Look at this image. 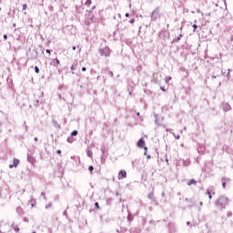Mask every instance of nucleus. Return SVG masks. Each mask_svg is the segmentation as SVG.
<instances>
[{"label":"nucleus","instance_id":"obj_1","mask_svg":"<svg viewBox=\"0 0 233 233\" xmlns=\"http://www.w3.org/2000/svg\"><path fill=\"white\" fill-rule=\"evenodd\" d=\"M215 205L218 210H223V208H227V205H228V198L225 196H221L216 200Z\"/></svg>","mask_w":233,"mask_h":233},{"label":"nucleus","instance_id":"obj_2","mask_svg":"<svg viewBox=\"0 0 233 233\" xmlns=\"http://www.w3.org/2000/svg\"><path fill=\"white\" fill-rule=\"evenodd\" d=\"M111 52L112 51L110 50V47H106L102 50L101 56H105V57H110Z\"/></svg>","mask_w":233,"mask_h":233},{"label":"nucleus","instance_id":"obj_3","mask_svg":"<svg viewBox=\"0 0 233 233\" xmlns=\"http://www.w3.org/2000/svg\"><path fill=\"white\" fill-rule=\"evenodd\" d=\"M19 165V159L14 158L13 164L9 165V168H17V166Z\"/></svg>","mask_w":233,"mask_h":233},{"label":"nucleus","instance_id":"obj_4","mask_svg":"<svg viewBox=\"0 0 233 233\" xmlns=\"http://www.w3.org/2000/svg\"><path fill=\"white\" fill-rule=\"evenodd\" d=\"M78 66H79V62H77V60H76V61L73 63V65L71 66L72 74H75L74 71H75V70H77V68H79Z\"/></svg>","mask_w":233,"mask_h":233},{"label":"nucleus","instance_id":"obj_5","mask_svg":"<svg viewBox=\"0 0 233 233\" xmlns=\"http://www.w3.org/2000/svg\"><path fill=\"white\" fill-rule=\"evenodd\" d=\"M127 178V172L125 170H120L118 173V179Z\"/></svg>","mask_w":233,"mask_h":233},{"label":"nucleus","instance_id":"obj_6","mask_svg":"<svg viewBox=\"0 0 233 233\" xmlns=\"http://www.w3.org/2000/svg\"><path fill=\"white\" fill-rule=\"evenodd\" d=\"M138 148H145V139L140 138L137 142Z\"/></svg>","mask_w":233,"mask_h":233},{"label":"nucleus","instance_id":"obj_7","mask_svg":"<svg viewBox=\"0 0 233 233\" xmlns=\"http://www.w3.org/2000/svg\"><path fill=\"white\" fill-rule=\"evenodd\" d=\"M187 185L188 187H192V185H194V186L198 185V182L196 181V179H190L187 181Z\"/></svg>","mask_w":233,"mask_h":233},{"label":"nucleus","instance_id":"obj_8","mask_svg":"<svg viewBox=\"0 0 233 233\" xmlns=\"http://www.w3.org/2000/svg\"><path fill=\"white\" fill-rule=\"evenodd\" d=\"M88 17L90 21L88 23H93L94 22V14L92 12H88Z\"/></svg>","mask_w":233,"mask_h":233},{"label":"nucleus","instance_id":"obj_9","mask_svg":"<svg viewBox=\"0 0 233 233\" xmlns=\"http://www.w3.org/2000/svg\"><path fill=\"white\" fill-rule=\"evenodd\" d=\"M222 187L223 188H226L227 187V178H222Z\"/></svg>","mask_w":233,"mask_h":233},{"label":"nucleus","instance_id":"obj_10","mask_svg":"<svg viewBox=\"0 0 233 233\" xmlns=\"http://www.w3.org/2000/svg\"><path fill=\"white\" fill-rule=\"evenodd\" d=\"M28 161H29V163H32V165H34V163H35V158L29 157Z\"/></svg>","mask_w":233,"mask_h":233},{"label":"nucleus","instance_id":"obj_11","mask_svg":"<svg viewBox=\"0 0 233 233\" xmlns=\"http://www.w3.org/2000/svg\"><path fill=\"white\" fill-rule=\"evenodd\" d=\"M148 198H149V199H152L153 201H154V199H156V198L154 197V193H150L148 195Z\"/></svg>","mask_w":233,"mask_h":233},{"label":"nucleus","instance_id":"obj_12","mask_svg":"<svg viewBox=\"0 0 233 233\" xmlns=\"http://www.w3.org/2000/svg\"><path fill=\"white\" fill-rule=\"evenodd\" d=\"M12 227H13L15 232H19V230H20V229H19V227L15 226V225H13Z\"/></svg>","mask_w":233,"mask_h":233},{"label":"nucleus","instance_id":"obj_13","mask_svg":"<svg viewBox=\"0 0 233 233\" xmlns=\"http://www.w3.org/2000/svg\"><path fill=\"white\" fill-rule=\"evenodd\" d=\"M90 5H92V0H86V5L90 6Z\"/></svg>","mask_w":233,"mask_h":233},{"label":"nucleus","instance_id":"obj_14","mask_svg":"<svg viewBox=\"0 0 233 233\" xmlns=\"http://www.w3.org/2000/svg\"><path fill=\"white\" fill-rule=\"evenodd\" d=\"M207 194L208 196V199H212V195L210 194V190H207Z\"/></svg>","mask_w":233,"mask_h":233},{"label":"nucleus","instance_id":"obj_15","mask_svg":"<svg viewBox=\"0 0 233 233\" xmlns=\"http://www.w3.org/2000/svg\"><path fill=\"white\" fill-rule=\"evenodd\" d=\"M88 170L89 172H94V166H89Z\"/></svg>","mask_w":233,"mask_h":233},{"label":"nucleus","instance_id":"obj_16","mask_svg":"<svg viewBox=\"0 0 233 233\" xmlns=\"http://www.w3.org/2000/svg\"><path fill=\"white\" fill-rule=\"evenodd\" d=\"M35 74H39V67L38 66H35Z\"/></svg>","mask_w":233,"mask_h":233},{"label":"nucleus","instance_id":"obj_17","mask_svg":"<svg viewBox=\"0 0 233 233\" xmlns=\"http://www.w3.org/2000/svg\"><path fill=\"white\" fill-rule=\"evenodd\" d=\"M95 208H96L97 210H99V203H98V202H96V203H95Z\"/></svg>","mask_w":233,"mask_h":233},{"label":"nucleus","instance_id":"obj_18","mask_svg":"<svg viewBox=\"0 0 233 233\" xmlns=\"http://www.w3.org/2000/svg\"><path fill=\"white\" fill-rule=\"evenodd\" d=\"M71 136H77V130H74V131L71 133Z\"/></svg>","mask_w":233,"mask_h":233},{"label":"nucleus","instance_id":"obj_19","mask_svg":"<svg viewBox=\"0 0 233 233\" xmlns=\"http://www.w3.org/2000/svg\"><path fill=\"white\" fill-rule=\"evenodd\" d=\"M193 32H196V30H198V25H193Z\"/></svg>","mask_w":233,"mask_h":233},{"label":"nucleus","instance_id":"obj_20","mask_svg":"<svg viewBox=\"0 0 233 233\" xmlns=\"http://www.w3.org/2000/svg\"><path fill=\"white\" fill-rule=\"evenodd\" d=\"M136 22V19H131V20H129V23L131 24V25H134V23Z\"/></svg>","mask_w":233,"mask_h":233},{"label":"nucleus","instance_id":"obj_21","mask_svg":"<svg viewBox=\"0 0 233 233\" xmlns=\"http://www.w3.org/2000/svg\"><path fill=\"white\" fill-rule=\"evenodd\" d=\"M27 6H28V5H27L26 4H24V5H23V10H25V9L27 8Z\"/></svg>","mask_w":233,"mask_h":233},{"label":"nucleus","instance_id":"obj_22","mask_svg":"<svg viewBox=\"0 0 233 233\" xmlns=\"http://www.w3.org/2000/svg\"><path fill=\"white\" fill-rule=\"evenodd\" d=\"M226 108H227V110H230V105L226 104Z\"/></svg>","mask_w":233,"mask_h":233},{"label":"nucleus","instance_id":"obj_23","mask_svg":"<svg viewBox=\"0 0 233 233\" xmlns=\"http://www.w3.org/2000/svg\"><path fill=\"white\" fill-rule=\"evenodd\" d=\"M46 54H49V56H50V54H51L50 49H46Z\"/></svg>","mask_w":233,"mask_h":233},{"label":"nucleus","instance_id":"obj_24","mask_svg":"<svg viewBox=\"0 0 233 233\" xmlns=\"http://www.w3.org/2000/svg\"><path fill=\"white\" fill-rule=\"evenodd\" d=\"M56 61L57 65H60L61 62L59 61V59L56 58Z\"/></svg>","mask_w":233,"mask_h":233},{"label":"nucleus","instance_id":"obj_25","mask_svg":"<svg viewBox=\"0 0 233 233\" xmlns=\"http://www.w3.org/2000/svg\"><path fill=\"white\" fill-rule=\"evenodd\" d=\"M82 72H86V67H82Z\"/></svg>","mask_w":233,"mask_h":233},{"label":"nucleus","instance_id":"obj_26","mask_svg":"<svg viewBox=\"0 0 233 233\" xmlns=\"http://www.w3.org/2000/svg\"><path fill=\"white\" fill-rule=\"evenodd\" d=\"M125 16H126V17H130V15H129L128 13H127V14L125 15Z\"/></svg>","mask_w":233,"mask_h":233},{"label":"nucleus","instance_id":"obj_27","mask_svg":"<svg viewBox=\"0 0 233 233\" xmlns=\"http://www.w3.org/2000/svg\"><path fill=\"white\" fill-rule=\"evenodd\" d=\"M4 39H8V35H4Z\"/></svg>","mask_w":233,"mask_h":233},{"label":"nucleus","instance_id":"obj_28","mask_svg":"<svg viewBox=\"0 0 233 233\" xmlns=\"http://www.w3.org/2000/svg\"><path fill=\"white\" fill-rule=\"evenodd\" d=\"M56 154H61V149H58V150L56 151Z\"/></svg>","mask_w":233,"mask_h":233},{"label":"nucleus","instance_id":"obj_29","mask_svg":"<svg viewBox=\"0 0 233 233\" xmlns=\"http://www.w3.org/2000/svg\"><path fill=\"white\" fill-rule=\"evenodd\" d=\"M144 150H146V152H147V150H148V147H144Z\"/></svg>","mask_w":233,"mask_h":233},{"label":"nucleus","instance_id":"obj_30","mask_svg":"<svg viewBox=\"0 0 233 233\" xmlns=\"http://www.w3.org/2000/svg\"><path fill=\"white\" fill-rule=\"evenodd\" d=\"M161 90H162L163 92H165V91H166L164 87H161Z\"/></svg>","mask_w":233,"mask_h":233},{"label":"nucleus","instance_id":"obj_31","mask_svg":"<svg viewBox=\"0 0 233 233\" xmlns=\"http://www.w3.org/2000/svg\"><path fill=\"white\" fill-rule=\"evenodd\" d=\"M67 141H68L69 143H72V141H70V138H68Z\"/></svg>","mask_w":233,"mask_h":233},{"label":"nucleus","instance_id":"obj_32","mask_svg":"<svg viewBox=\"0 0 233 233\" xmlns=\"http://www.w3.org/2000/svg\"><path fill=\"white\" fill-rule=\"evenodd\" d=\"M147 159H150V155L147 156Z\"/></svg>","mask_w":233,"mask_h":233},{"label":"nucleus","instance_id":"obj_33","mask_svg":"<svg viewBox=\"0 0 233 233\" xmlns=\"http://www.w3.org/2000/svg\"><path fill=\"white\" fill-rule=\"evenodd\" d=\"M73 50H76V46H73Z\"/></svg>","mask_w":233,"mask_h":233},{"label":"nucleus","instance_id":"obj_34","mask_svg":"<svg viewBox=\"0 0 233 233\" xmlns=\"http://www.w3.org/2000/svg\"><path fill=\"white\" fill-rule=\"evenodd\" d=\"M35 141H37V137L35 138Z\"/></svg>","mask_w":233,"mask_h":233},{"label":"nucleus","instance_id":"obj_35","mask_svg":"<svg viewBox=\"0 0 233 233\" xmlns=\"http://www.w3.org/2000/svg\"><path fill=\"white\" fill-rule=\"evenodd\" d=\"M144 154H145V156H147V151Z\"/></svg>","mask_w":233,"mask_h":233},{"label":"nucleus","instance_id":"obj_36","mask_svg":"<svg viewBox=\"0 0 233 233\" xmlns=\"http://www.w3.org/2000/svg\"><path fill=\"white\" fill-rule=\"evenodd\" d=\"M200 205L202 206V205H203V202H200Z\"/></svg>","mask_w":233,"mask_h":233},{"label":"nucleus","instance_id":"obj_37","mask_svg":"<svg viewBox=\"0 0 233 233\" xmlns=\"http://www.w3.org/2000/svg\"><path fill=\"white\" fill-rule=\"evenodd\" d=\"M137 116H139V113H137Z\"/></svg>","mask_w":233,"mask_h":233},{"label":"nucleus","instance_id":"obj_38","mask_svg":"<svg viewBox=\"0 0 233 233\" xmlns=\"http://www.w3.org/2000/svg\"><path fill=\"white\" fill-rule=\"evenodd\" d=\"M32 233H35V231H33Z\"/></svg>","mask_w":233,"mask_h":233}]
</instances>
